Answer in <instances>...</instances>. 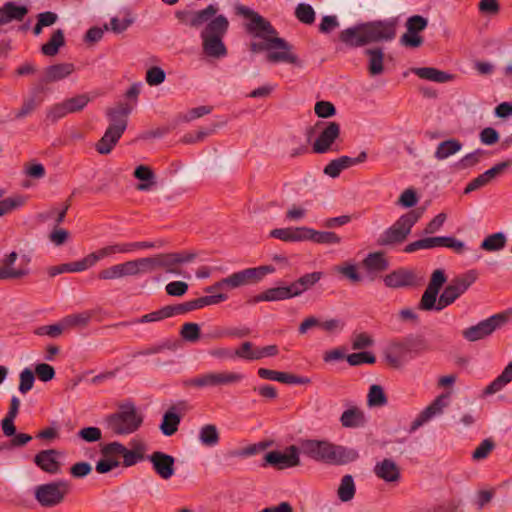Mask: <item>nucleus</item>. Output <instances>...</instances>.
<instances>
[{"label":"nucleus","mask_w":512,"mask_h":512,"mask_svg":"<svg viewBox=\"0 0 512 512\" xmlns=\"http://www.w3.org/2000/svg\"><path fill=\"white\" fill-rule=\"evenodd\" d=\"M180 335L185 341L195 343L200 339V326L193 322L184 323Z\"/></svg>","instance_id":"bf43d9fd"},{"label":"nucleus","mask_w":512,"mask_h":512,"mask_svg":"<svg viewBox=\"0 0 512 512\" xmlns=\"http://www.w3.org/2000/svg\"><path fill=\"white\" fill-rule=\"evenodd\" d=\"M301 449L307 457L331 465H345L359 457L355 449L336 445L328 440L307 439L302 441Z\"/></svg>","instance_id":"f03ea898"},{"label":"nucleus","mask_w":512,"mask_h":512,"mask_svg":"<svg viewBox=\"0 0 512 512\" xmlns=\"http://www.w3.org/2000/svg\"><path fill=\"white\" fill-rule=\"evenodd\" d=\"M356 487L352 475H344L337 490V495L342 502H348L353 499Z\"/></svg>","instance_id":"de8ad7c7"},{"label":"nucleus","mask_w":512,"mask_h":512,"mask_svg":"<svg viewBox=\"0 0 512 512\" xmlns=\"http://www.w3.org/2000/svg\"><path fill=\"white\" fill-rule=\"evenodd\" d=\"M295 16L304 24H312L315 21V12L312 6L300 3L295 9Z\"/></svg>","instance_id":"052dcab7"},{"label":"nucleus","mask_w":512,"mask_h":512,"mask_svg":"<svg viewBox=\"0 0 512 512\" xmlns=\"http://www.w3.org/2000/svg\"><path fill=\"white\" fill-rule=\"evenodd\" d=\"M237 14L250 19L246 30L255 37H278V32L271 23L249 7L239 5L236 7Z\"/></svg>","instance_id":"ddd939ff"},{"label":"nucleus","mask_w":512,"mask_h":512,"mask_svg":"<svg viewBox=\"0 0 512 512\" xmlns=\"http://www.w3.org/2000/svg\"><path fill=\"white\" fill-rule=\"evenodd\" d=\"M512 381V362H510L502 373L494 379L484 390L487 395L500 391L505 385Z\"/></svg>","instance_id":"c03bdc74"},{"label":"nucleus","mask_w":512,"mask_h":512,"mask_svg":"<svg viewBox=\"0 0 512 512\" xmlns=\"http://www.w3.org/2000/svg\"><path fill=\"white\" fill-rule=\"evenodd\" d=\"M69 492L70 484L59 480L36 486L34 496L42 507L51 508L61 504Z\"/></svg>","instance_id":"9d476101"},{"label":"nucleus","mask_w":512,"mask_h":512,"mask_svg":"<svg viewBox=\"0 0 512 512\" xmlns=\"http://www.w3.org/2000/svg\"><path fill=\"white\" fill-rule=\"evenodd\" d=\"M428 20L420 15H413L407 19L406 28L407 32L400 38V43L403 46L417 48L422 45L423 38L418 34L426 29Z\"/></svg>","instance_id":"2eb2a0df"},{"label":"nucleus","mask_w":512,"mask_h":512,"mask_svg":"<svg viewBox=\"0 0 512 512\" xmlns=\"http://www.w3.org/2000/svg\"><path fill=\"white\" fill-rule=\"evenodd\" d=\"M65 45V37L62 29L55 30L48 42L41 46V52L45 56L53 57L58 54L59 49Z\"/></svg>","instance_id":"58836bf2"},{"label":"nucleus","mask_w":512,"mask_h":512,"mask_svg":"<svg viewBox=\"0 0 512 512\" xmlns=\"http://www.w3.org/2000/svg\"><path fill=\"white\" fill-rule=\"evenodd\" d=\"M508 319L509 314L506 312L494 314L476 325L464 329L462 335L469 342L485 339L492 335L497 329L503 327Z\"/></svg>","instance_id":"9b49d317"},{"label":"nucleus","mask_w":512,"mask_h":512,"mask_svg":"<svg viewBox=\"0 0 512 512\" xmlns=\"http://www.w3.org/2000/svg\"><path fill=\"white\" fill-rule=\"evenodd\" d=\"M40 92L41 91H39V90L34 91V89H33L32 94L29 97L24 98L20 109L15 113V119H17V120L24 119V118L28 117L29 115H31L37 109V107L43 101L42 98L36 97V94L40 93Z\"/></svg>","instance_id":"a19ab883"},{"label":"nucleus","mask_w":512,"mask_h":512,"mask_svg":"<svg viewBox=\"0 0 512 512\" xmlns=\"http://www.w3.org/2000/svg\"><path fill=\"white\" fill-rule=\"evenodd\" d=\"M316 127L322 128L312 145L313 152L324 154L331 150L337 151V148L333 149V144L340 137V124L335 121L319 122Z\"/></svg>","instance_id":"4468645a"},{"label":"nucleus","mask_w":512,"mask_h":512,"mask_svg":"<svg viewBox=\"0 0 512 512\" xmlns=\"http://www.w3.org/2000/svg\"><path fill=\"white\" fill-rule=\"evenodd\" d=\"M133 107L128 103L120 102L113 108H108L106 115L110 121L108 129L123 135L127 128L128 116L132 112Z\"/></svg>","instance_id":"aec40b11"},{"label":"nucleus","mask_w":512,"mask_h":512,"mask_svg":"<svg viewBox=\"0 0 512 512\" xmlns=\"http://www.w3.org/2000/svg\"><path fill=\"white\" fill-rule=\"evenodd\" d=\"M217 5L210 4L206 8L198 11H193L192 18L190 20V27L199 28L203 24H208L211 20H213L218 12Z\"/></svg>","instance_id":"4c0bfd02"},{"label":"nucleus","mask_w":512,"mask_h":512,"mask_svg":"<svg viewBox=\"0 0 512 512\" xmlns=\"http://www.w3.org/2000/svg\"><path fill=\"white\" fill-rule=\"evenodd\" d=\"M152 464L155 473L164 480L170 479L175 473V458L162 451H154L146 457Z\"/></svg>","instance_id":"4be33fe9"},{"label":"nucleus","mask_w":512,"mask_h":512,"mask_svg":"<svg viewBox=\"0 0 512 512\" xmlns=\"http://www.w3.org/2000/svg\"><path fill=\"white\" fill-rule=\"evenodd\" d=\"M19 378H20V383H19L18 389L22 394H26L33 388L34 381H35L34 373L31 369L25 368L20 373Z\"/></svg>","instance_id":"e2e57ef3"},{"label":"nucleus","mask_w":512,"mask_h":512,"mask_svg":"<svg viewBox=\"0 0 512 512\" xmlns=\"http://www.w3.org/2000/svg\"><path fill=\"white\" fill-rule=\"evenodd\" d=\"M90 267H92V264L90 262L89 256L87 255L79 261L52 266L48 269V274L51 277H55L58 274L66 272H81Z\"/></svg>","instance_id":"72a5a7b5"},{"label":"nucleus","mask_w":512,"mask_h":512,"mask_svg":"<svg viewBox=\"0 0 512 512\" xmlns=\"http://www.w3.org/2000/svg\"><path fill=\"white\" fill-rule=\"evenodd\" d=\"M263 42L251 43V51H266V60L269 63H289L300 65L299 58L293 53V46L284 38L280 37H260Z\"/></svg>","instance_id":"423d86ee"},{"label":"nucleus","mask_w":512,"mask_h":512,"mask_svg":"<svg viewBox=\"0 0 512 512\" xmlns=\"http://www.w3.org/2000/svg\"><path fill=\"white\" fill-rule=\"evenodd\" d=\"M257 373L261 379L278 381L285 384L305 385L310 383V379L308 377L297 376L291 373L279 372L267 368H259Z\"/></svg>","instance_id":"393cba45"},{"label":"nucleus","mask_w":512,"mask_h":512,"mask_svg":"<svg viewBox=\"0 0 512 512\" xmlns=\"http://www.w3.org/2000/svg\"><path fill=\"white\" fill-rule=\"evenodd\" d=\"M365 26L363 24L349 27L341 31L339 39L344 44L351 47H361L367 44V38L364 35Z\"/></svg>","instance_id":"bb28decb"},{"label":"nucleus","mask_w":512,"mask_h":512,"mask_svg":"<svg viewBox=\"0 0 512 512\" xmlns=\"http://www.w3.org/2000/svg\"><path fill=\"white\" fill-rule=\"evenodd\" d=\"M315 114L320 118H330L336 114V108L329 101H318L314 107Z\"/></svg>","instance_id":"338daca9"},{"label":"nucleus","mask_w":512,"mask_h":512,"mask_svg":"<svg viewBox=\"0 0 512 512\" xmlns=\"http://www.w3.org/2000/svg\"><path fill=\"white\" fill-rule=\"evenodd\" d=\"M270 236L284 242L305 241L306 227L276 228L271 230Z\"/></svg>","instance_id":"cd10ccee"},{"label":"nucleus","mask_w":512,"mask_h":512,"mask_svg":"<svg viewBox=\"0 0 512 512\" xmlns=\"http://www.w3.org/2000/svg\"><path fill=\"white\" fill-rule=\"evenodd\" d=\"M200 442L207 447H213L219 443L220 435L214 424H206L199 431Z\"/></svg>","instance_id":"49530a36"},{"label":"nucleus","mask_w":512,"mask_h":512,"mask_svg":"<svg viewBox=\"0 0 512 512\" xmlns=\"http://www.w3.org/2000/svg\"><path fill=\"white\" fill-rule=\"evenodd\" d=\"M485 155V151L482 149H477L467 155H465L463 158H461L456 163V168L458 170H464L470 167L475 166L478 164L481 160V158Z\"/></svg>","instance_id":"13d9d810"},{"label":"nucleus","mask_w":512,"mask_h":512,"mask_svg":"<svg viewBox=\"0 0 512 512\" xmlns=\"http://www.w3.org/2000/svg\"><path fill=\"white\" fill-rule=\"evenodd\" d=\"M176 406H172L164 415L160 430L165 436H172L178 430L181 421V416L174 412Z\"/></svg>","instance_id":"ea45409f"},{"label":"nucleus","mask_w":512,"mask_h":512,"mask_svg":"<svg viewBox=\"0 0 512 512\" xmlns=\"http://www.w3.org/2000/svg\"><path fill=\"white\" fill-rule=\"evenodd\" d=\"M229 28V21L224 15H217L201 31L203 52L210 57L222 58L227 55L223 37Z\"/></svg>","instance_id":"20e7f679"},{"label":"nucleus","mask_w":512,"mask_h":512,"mask_svg":"<svg viewBox=\"0 0 512 512\" xmlns=\"http://www.w3.org/2000/svg\"><path fill=\"white\" fill-rule=\"evenodd\" d=\"M275 267L272 265H263L258 267L246 268L231 274L234 288L244 285L256 284L260 282L266 275L273 273Z\"/></svg>","instance_id":"f3484780"},{"label":"nucleus","mask_w":512,"mask_h":512,"mask_svg":"<svg viewBox=\"0 0 512 512\" xmlns=\"http://www.w3.org/2000/svg\"><path fill=\"white\" fill-rule=\"evenodd\" d=\"M198 254L194 251H181L155 254L156 271L162 270L167 274L182 276L189 279L191 275L184 271L181 266L193 262Z\"/></svg>","instance_id":"1a4fd4ad"},{"label":"nucleus","mask_w":512,"mask_h":512,"mask_svg":"<svg viewBox=\"0 0 512 512\" xmlns=\"http://www.w3.org/2000/svg\"><path fill=\"white\" fill-rule=\"evenodd\" d=\"M507 239L502 232H497L487 236L481 243L480 248L485 251H500L506 245Z\"/></svg>","instance_id":"09e8293b"},{"label":"nucleus","mask_w":512,"mask_h":512,"mask_svg":"<svg viewBox=\"0 0 512 512\" xmlns=\"http://www.w3.org/2000/svg\"><path fill=\"white\" fill-rule=\"evenodd\" d=\"M75 70V65L67 62L47 66L34 91H44L46 84L61 81L69 77Z\"/></svg>","instance_id":"a211bd4d"},{"label":"nucleus","mask_w":512,"mask_h":512,"mask_svg":"<svg viewBox=\"0 0 512 512\" xmlns=\"http://www.w3.org/2000/svg\"><path fill=\"white\" fill-rule=\"evenodd\" d=\"M310 240L317 244L335 245L341 242V237L332 231H317L306 227L305 241Z\"/></svg>","instance_id":"f704fd0d"},{"label":"nucleus","mask_w":512,"mask_h":512,"mask_svg":"<svg viewBox=\"0 0 512 512\" xmlns=\"http://www.w3.org/2000/svg\"><path fill=\"white\" fill-rule=\"evenodd\" d=\"M367 403L370 407H382L387 404V397L380 385H372L368 392Z\"/></svg>","instance_id":"5fc2aeb1"},{"label":"nucleus","mask_w":512,"mask_h":512,"mask_svg":"<svg viewBox=\"0 0 512 512\" xmlns=\"http://www.w3.org/2000/svg\"><path fill=\"white\" fill-rule=\"evenodd\" d=\"M265 291L267 296V302L282 301L295 297L290 284L287 286L272 287Z\"/></svg>","instance_id":"603ef678"},{"label":"nucleus","mask_w":512,"mask_h":512,"mask_svg":"<svg viewBox=\"0 0 512 512\" xmlns=\"http://www.w3.org/2000/svg\"><path fill=\"white\" fill-rule=\"evenodd\" d=\"M142 422L143 418L133 402L120 404L115 413L105 418L106 428L115 435L132 434L138 430Z\"/></svg>","instance_id":"39448f33"},{"label":"nucleus","mask_w":512,"mask_h":512,"mask_svg":"<svg viewBox=\"0 0 512 512\" xmlns=\"http://www.w3.org/2000/svg\"><path fill=\"white\" fill-rule=\"evenodd\" d=\"M495 447L496 444L493 439H484L473 451L472 459L474 461H481L486 459L489 456V454L495 449Z\"/></svg>","instance_id":"6e6d98bb"},{"label":"nucleus","mask_w":512,"mask_h":512,"mask_svg":"<svg viewBox=\"0 0 512 512\" xmlns=\"http://www.w3.org/2000/svg\"><path fill=\"white\" fill-rule=\"evenodd\" d=\"M365 55L368 56V71L371 76L380 75L384 71V53L381 48H370L365 50Z\"/></svg>","instance_id":"e433bc0d"},{"label":"nucleus","mask_w":512,"mask_h":512,"mask_svg":"<svg viewBox=\"0 0 512 512\" xmlns=\"http://www.w3.org/2000/svg\"><path fill=\"white\" fill-rule=\"evenodd\" d=\"M29 10L25 5H18L13 1H8L0 7V27L13 21L21 22L24 20Z\"/></svg>","instance_id":"a878e982"},{"label":"nucleus","mask_w":512,"mask_h":512,"mask_svg":"<svg viewBox=\"0 0 512 512\" xmlns=\"http://www.w3.org/2000/svg\"><path fill=\"white\" fill-rule=\"evenodd\" d=\"M373 473L378 479L390 484H396L401 479V469L391 458H384L376 462Z\"/></svg>","instance_id":"5701e85b"},{"label":"nucleus","mask_w":512,"mask_h":512,"mask_svg":"<svg viewBox=\"0 0 512 512\" xmlns=\"http://www.w3.org/2000/svg\"><path fill=\"white\" fill-rule=\"evenodd\" d=\"M340 423L345 428H358L365 425L366 418L360 408L352 406L342 413Z\"/></svg>","instance_id":"2f4dec72"},{"label":"nucleus","mask_w":512,"mask_h":512,"mask_svg":"<svg viewBox=\"0 0 512 512\" xmlns=\"http://www.w3.org/2000/svg\"><path fill=\"white\" fill-rule=\"evenodd\" d=\"M65 329L63 323H57L53 325H43L35 330V334L39 336H49L51 338L59 337Z\"/></svg>","instance_id":"0e129e2a"},{"label":"nucleus","mask_w":512,"mask_h":512,"mask_svg":"<svg viewBox=\"0 0 512 512\" xmlns=\"http://www.w3.org/2000/svg\"><path fill=\"white\" fill-rule=\"evenodd\" d=\"M68 114H69L68 109L63 100L62 102L56 103L47 109L46 121H48L51 124H54L58 120L64 118Z\"/></svg>","instance_id":"4d7b16f0"},{"label":"nucleus","mask_w":512,"mask_h":512,"mask_svg":"<svg viewBox=\"0 0 512 512\" xmlns=\"http://www.w3.org/2000/svg\"><path fill=\"white\" fill-rule=\"evenodd\" d=\"M398 23V17L364 23L367 44L393 40L396 37Z\"/></svg>","instance_id":"f8f14e48"},{"label":"nucleus","mask_w":512,"mask_h":512,"mask_svg":"<svg viewBox=\"0 0 512 512\" xmlns=\"http://www.w3.org/2000/svg\"><path fill=\"white\" fill-rule=\"evenodd\" d=\"M462 149V143L457 139H448L438 144L435 151L437 160H444Z\"/></svg>","instance_id":"37998d69"},{"label":"nucleus","mask_w":512,"mask_h":512,"mask_svg":"<svg viewBox=\"0 0 512 512\" xmlns=\"http://www.w3.org/2000/svg\"><path fill=\"white\" fill-rule=\"evenodd\" d=\"M263 466L270 465L278 469H285L300 465L299 449L295 445L287 448L285 453L278 450L268 452L264 457Z\"/></svg>","instance_id":"dca6fc26"},{"label":"nucleus","mask_w":512,"mask_h":512,"mask_svg":"<svg viewBox=\"0 0 512 512\" xmlns=\"http://www.w3.org/2000/svg\"><path fill=\"white\" fill-rule=\"evenodd\" d=\"M374 344L373 338L366 332L358 333L353 335L352 348L354 350H362L369 348Z\"/></svg>","instance_id":"774afa93"},{"label":"nucleus","mask_w":512,"mask_h":512,"mask_svg":"<svg viewBox=\"0 0 512 512\" xmlns=\"http://www.w3.org/2000/svg\"><path fill=\"white\" fill-rule=\"evenodd\" d=\"M166 74L164 70L160 67L154 66L147 70L146 72V82L150 86L160 85L165 81Z\"/></svg>","instance_id":"69168bd1"},{"label":"nucleus","mask_w":512,"mask_h":512,"mask_svg":"<svg viewBox=\"0 0 512 512\" xmlns=\"http://www.w3.org/2000/svg\"><path fill=\"white\" fill-rule=\"evenodd\" d=\"M58 454L55 449L42 450L34 456V463L48 474H58L61 471V463L57 459Z\"/></svg>","instance_id":"b1692460"},{"label":"nucleus","mask_w":512,"mask_h":512,"mask_svg":"<svg viewBox=\"0 0 512 512\" xmlns=\"http://www.w3.org/2000/svg\"><path fill=\"white\" fill-rule=\"evenodd\" d=\"M383 281L386 287L392 289L414 287L420 283L414 270L407 268L392 271L384 277Z\"/></svg>","instance_id":"412c9836"},{"label":"nucleus","mask_w":512,"mask_h":512,"mask_svg":"<svg viewBox=\"0 0 512 512\" xmlns=\"http://www.w3.org/2000/svg\"><path fill=\"white\" fill-rule=\"evenodd\" d=\"M91 101V97L87 93L75 95L64 100L69 114L81 112Z\"/></svg>","instance_id":"3c124183"},{"label":"nucleus","mask_w":512,"mask_h":512,"mask_svg":"<svg viewBox=\"0 0 512 512\" xmlns=\"http://www.w3.org/2000/svg\"><path fill=\"white\" fill-rule=\"evenodd\" d=\"M129 252H130L129 243H116V244L105 246L96 252L90 253L88 256H89L92 266H94L99 260H101L105 257L111 256L114 254L129 253Z\"/></svg>","instance_id":"c9c22d12"},{"label":"nucleus","mask_w":512,"mask_h":512,"mask_svg":"<svg viewBox=\"0 0 512 512\" xmlns=\"http://www.w3.org/2000/svg\"><path fill=\"white\" fill-rule=\"evenodd\" d=\"M450 397V393L440 394L437 396L433 402L428 405L420 414L414 419L411 423L409 432H415L425 423H427L430 419H432L436 415H440L443 412V409L448 406V399Z\"/></svg>","instance_id":"6ab92c4d"},{"label":"nucleus","mask_w":512,"mask_h":512,"mask_svg":"<svg viewBox=\"0 0 512 512\" xmlns=\"http://www.w3.org/2000/svg\"><path fill=\"white\" fill-rule=\"evenodd\" d=\"M120 138L121 135L107 128L104 135L95 145L96 151L101 155L109 154Z\"/></svg>","instance_id":"79ce46f5"},{"label":"nucleus","mask_w":512,"mask_h":512,"mask_svg":"<svg viewBox=\"0 0 512 512\" xmlns=\"http://www.w3.org/2000/svg\"><path fill=\"white\" fill-rule=\"evenodd\" d=\"M422 212L410 210L401 215L392 226L387 228L377 239L379 246H393L403 243L411 233L413 226L419 221Z\"/></svg>","instance_id":"0eeeda50"},{"label":"nucleus","mask_w":512,"mask_h":512,"mask_svg":"<svg viewBox=\"0 0 512 512\" xmlns=\"http://www.w3.org/2000/svg\"><path fill=\"white\" fill-rule=\"evenodd\" d=\"M346 359L351 366H358L364 363L374 364L376 362L375 355L367 351L349 354Z\"/></svg>","instance_id":"680f3d73"},{"label":"nucleus","mask_w":512,"mask_h":512,"mask_svg":"<svg viewBox=\"0 0 512 512\" xmlns=\"http://www.w3.org/2000/svg\"><path fill=\"white\" fill-rule=\"evenodd\" d=\"M323 277V273L320 271H315L312 273H307L302 275L300 278L292 282L290 285L292 287L293 293L295 297L302 295L307 290L311 289L320 279Z\"/></svg>","instance_id":"c756f323"},{"label":"nucleus","mask_w":512,"mask_h":512,"mask_svg":"<svg viewBox=\"0 0 512 512\" xmlns=\"http://www.w3.org/2000/svg\"><path fill=\"white\" fill-rule=\"evenodd\" d=\"M412 72L421 79L433 81L436 83H446L454 79V75L434 67L414 68L412 69Z\"/></svg>","instance_id":"7c9ffc66"},{"label":"nucleus","mask_w":512,"mask_h":512,"mask_svg":"<svg viewBox=\"0 0 512 512\" xmlns=\"http://www.w3.org/2000/svg\"><path fill=\"white\" fill-rule=\"evenodd\" d=\"M133 176L140 180L136 189L139 191H149L156 185L155 174L153 170L146 165H139L135 168Z\"/></svg>","instance_id":"473e14b6"},{"label":"nucleus","mask_w":512,"mask_h":512,"mask_svg":"<svg viewBox=\"0 0 512 512\" xmlns=\"http://www.w3.org/2000/svg\"><path fill=\"white\" fill-rule=\"evenodd\" d=\"M18 258V254L15 251H12L8 255H6L1 260V266L0 268H4L5 271H8L9 273H17V276H7V279H19L28 274V270L26 269H15L12 268V265L15 263V261Z\"/></svg>","instance_id":"864d4df0"},{"label":"nucleus","mask_w":512,"mask_h":512,"mask_svg":"<svg viewBox=\"0 0 512 512\" xmlns=\"http://www.w3.org/2000/svg\"><path fill=\"white\" fill-rule=\"evenodd\" d=\"M130 445L132 449H127L125 447L122 454L124 467L133 466L145 459L144 453L146 451V446L142 441L132 440Z\"/></svg>","instance_id":"c85d7f7f"},{"label":"nucleus","mask_w":512,"mask_h":512,"mask_svg":"<svg viewBox=\"0 0 512 512\" xmlns=\"http://www.w3.org/2000/svg\"><path fill=\"white\" fill-rule=\"evenodd\" d=\"M363 265L369 271L382 272L388 269L389 262L382 252L369 253L363 260Z\"/></svg>","instance_id":"a18cd8bd"},{"label":"nucleus","mask_w":512,"mask_h":512,"mask_svg":"<svg viewBox=\"0 0 512 512\" xmlns=\"http://www.w3.org/2000/svg\"><path fill=\"white\" fill-rule=\"evenodd\" d=\"M478 272L474 269L455 277L440 294L447 276L442 269H436L431 274L427 288L421 296L417 309L421 311H441L453 304L477 280Z\"/></svg>","instance_id":"f257e3e1"},{"label":"nucleus","mask_w":512,"mask_h":512,"mask_svg":"<svg viewBox=\"0 0 512 512\" xmlns=\"http://www.w3.org/2000/svg\"><path fill=\"white\" fill-rule=\"evenodd\" d=\"M428 350L426 340L421 336L409 335L394 340L386 347L384 356L393 368H401L411 359Z\"/></svg>","instance_id":"7ed1b4c3"},{"label":"nucleus","mask_w":512,"mask_h":512,"mask_svg":"<svg viewBox=\"0 0 512 512\" xmlns=\"http://www.w3.org/2000/svg\"><path fill=\"white\" fill-rule=\"evenodd\" d=\"M27 197L24 195H13L0 201V217L25 205Z\"/></svg>","instance_id":"8fccbe9b"},{"label":"nucleus","mask_w":512,"mask_h":512,"mask_svg":"<svg viewBox=\"0 0 512 512\" xmlns=\"http://www.w3.org/2000/svg\"><path fill=\"white\" fill-rule=\"evenodd\" d=\"M244 375L230 371H211L200 374L183 382L184 387L216 388L221 386L234 385L241 382Z\"/></svg>","instance_id":"6e6552de"}]
</instances>
